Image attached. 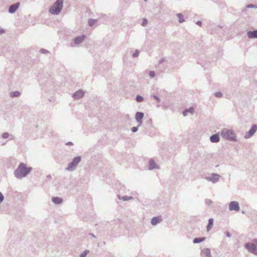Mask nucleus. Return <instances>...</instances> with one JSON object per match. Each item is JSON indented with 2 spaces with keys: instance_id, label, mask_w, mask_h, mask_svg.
<instances>
[{
  "instance_id": "1",
  "label": "nucleus",
  "mask_w": 257,
  "mask_h": 257,
  "mask_svg": "<svg viewBox=\"0 0 257 257\" xmlns=\"http://www.w3.org/2000/svg\"><path fill=\"white\" fill-rule=\"evenodd\" d=\"M31 170V168H28L24 163H21L15 171V176L17 178H22L26 176Z\"/></svg>"
},
{
  "instance_id": "2",
  "label": "nucleus",
  "mask_w": 257,
  "mask_h": 257,
  "mask_svg": "<svg viewBox=\"0 0 257 257\" xmlns=\"http://www.w3.org/2000/svg\"><path fill=\"white\" fill-rule=\"evenodd\" d=\"M221 136L226 140L233 141L236 140V135L231 130L226 128L223 129L221 132Z\"/></svg>"
},
{
  "instance_id": "3",
  "label": "nucleus",
  "mask_w": 257,
  "mask_h": 257,
  "mask_svg": "<svg viewBox=\"0 0 257 257\" xmlns=\"http://www.w3.org/2000/svg\"><path fill=\"white\" fill-rule=\"evenodd\" d=\"M63 7V0H57L51 7L49 12L52 14H58L60 12Z\"/></svg>"
},
{
  "instance_id": "4",
  "label": "nucleus",
  "mask_w": 257,
  "mask_h": 257,
  "mask_svg": "<svg viewBox=\"0 0 257 257\" xmlns=\"http://www.w3.org/2000/svg\"><path fill=\"white\" fill-rule=\"evenodd\" d=\"M80 160L81 158L80 157L75 158L73 161L69 164L68 167L67 168V170L68 171H72L74 170L77 165L80 162Z\"/></svg>"
},
{
  "instance_id": "5",
  "label": "nucleus",
  "mask_w": 257,
  "mask_h": 257,
  "mask_svg": "<svg viewBox=\"0 0 257 257\" xmlns=\"http://www.w3.org/2000/svg\"><path fill=\"white\" fill-rule=\"evenodd\" d=\"M246 248L250 252L254 254H257V248L256 246L252 243H246Z\"/></svg>"
},
{
  "instance_id": "6",
  "label": "nucleus",
  "mask_w": 257,
  "mask_h": 257,
  "mask_svg": "<svg viewBox=\"0 0 257 257\" xmlns=\"http://www.w3.org/2000/svg\"><path fill=\"white\" fill-rule=\"evenodd\" d=\"M229 207L230 210L238 211L239 210L238 203L235 201L231 202L229 204Z\"/></svg>"
},
{
  "instance_id": "7",
  "label": "nucleus",
  "mask_w": 257,
  "mask_h": 257,
  "mask_svg": "<svg viewBox=\"0 0 257 257\" xmlns=\"http://www.w3.org/2000/svg\"><path fill=\"white\" fill-rule=\"evenodd\" d=\"M257 130V126L256 125H253L251 128L248 131V133L245 136V138H248L251 137L256 131Z\"/></svg>"
},
{
  "instance_id": "8",
  "label": "nucleus",
  "mask_w": 257,
  "mask_h": 257,
  "mask_svg": "<svg viewBox=\"0 0 257 257\" xmlns=\"http://www.w3.org/2000/svg\"><path fill=\"white\" fill-rule=\"evenodd\" d=\"M144 117V113L143 112H138L136 114V119L137 121L139 122V125L142 123V119Z\"/></svg>"
},
{
  "instance_id": "9",
  "label": "nucleus",
  "mask_w": 257,
  "mask_h": 257,
  "mask_svg": "<svg viewBox=\"0 0 257 257\" xmlns=\"http://www.w3.org/2000/svg\"><path fill=\"white\" fill-rule=\"evenodd\" d=\"M83 95H84V92L81 90H79L77 91V92H76L73 94V97L74 98L79 99V98L82 97Z\"/></svg>"
},
{
  "instance_id": "10",
  "label": "nucleus",
  "mask_w": 257,
  "mask_h": 257,
  "mask_svg": "<svg viewBox=\"0 0 257 257\" xmlns=\"http://www.w3.org/2000/svg\"><path fill=\"white\" fill-rule=\"evenodd\" d=\"M210 140L212 143H217L219 141V137L218 134H215L210 137Z\"/></svg>"
},
{
  "instance_id": "11",
  "label": "nucleus",
  "mask_w": 257,
  "mask_h": 257,
  "mask_svg": "<svg viewBox=\"0 0 257 257\" xmlns=\"http://www.w3.org/2000/svg\"><path fill=\"white\" fill-rule=\"evenodd\" d=\"M20 6L19 3H17L15 5H12L9 9V12L11 13H14L19 8Z\"/></svg>"
},
{
  "instance_id": "12",
  "label": "nucleus",
  "mask_w": 257,
  "mask_h": 257,
  "mask_svg": "<svg viewBox=\"0 0 257 257\" xmlns=\"http://www.w3.org/2000/svg\"><path fill=\"white\" fill-rule=\"evenodd\" d=\"M162 220L160 216L153 217L151 220V223L153 225H156Z\"/></svg>"
},
{
  "instance_id": "13",
  "label": "nucleus",
  "mask_w": 257,
  "mask_h": 257,
  "mask_svg": "<svg viewBox=\"0 0 257 257\" xmlns=\"http://www.w3.org/2000/svg\"><path fill=\"white\" fill-rule=\"evenodd\" d=\"M248 36L250 38H257V31H249L247 33Z\"/></svg>"
},
{
  "instance_id": "14",
  "label": "nucleus",
  "mask_w": 257,
  "mask_h": 257,
  "mask_svg": "<svg viewBox=\"0 0 257 257\" xmlns=\"http://www.w3.org/2000/svg\"><path fill=\"white\" fill-rule=\"evenodd\" d=\"M213 225V219L210 218L208 220V224L207 226V231H209L212 227Z\"/></svg>"
},
{
  "instance_id": "15",
  "label": "nucleus",
  "mask_w": 257,
  "mask_h": 257,
  "mask_svg": "<svg viewBox=\"0 0 257 257\" xmlns=\"http://www.w3.org/2000/svg\"><path fill=\"white\" fill-rule=\"evenodd\" d=\"M84 38H85V36H84V35L77 37L75 39V43L76 44H78L80 43L81 42H82L83 41Z\"/></svg>"
},
{
  "instance_id": "16",
  "label": "nucleus",
  "mask_w": 257,
  "mask_h": 257,
  "mask_svg": "<svg viewBox=\"0 0 257 257\" xmlns=\"http://www.w3.org/2000/svg\"><path fill=\"white\" fill-rule=\"evenodd\" d=\"M52 201L55 204H58L62 202V199L59 197H53Z\"/></svg>"
},
{
  "instance_id": "17",
  "label": "nucleus",
  "mask_w": 257,
  "mask_h": 257,
  "mask_svg": "<svg viewBox=\"0 0 257 257\" xmlns=\"http://www.w3.org/2000/svg\"><path fill=\"white\" fill-rule=\"evenodd\" d=\"M205 237L195 238L193 240L194 243H198L204 241Z\"/></svg>"
},
{
  "instance_id": "18",
  "label": "nucleus",
  "mask_w": 257,
  "mask_h": 257,
  "mask_svg": "<svg viewBox=\"0 0 257 257\" xmlns=\"http://www.w3.org/2000/svg\"><path fill=\"white\" fill-rule=\"evenodd\" d=\"M156 163L153 160H150L149 161V169L152 170L156 168Z\"/></svg>"
},
{
  "instance_id": "19",
  "label": "nucleus",
  "mask_w": 257,
  "mask_h": 257,
  "mask_svg": "<svg viewBox=\"0 0 257 257\" xmlns=\"http://www.w3.org/2000/svg\"><path fill=\"white\" fill-rule=\"evenodd\" d=\"M194 112V108L193 107H191L189 109H186L184 112H183V115L184 116H186L187 115V113L188 112H190L191 113H193Z\"/></svg>"
},
{
  "instance_id": "20",
  "label": "nucleus",
  "mask_w": 257,
  "mask_h": 257,
  "mask_svg": "<svg viewBox=\"0 0 257 257\" xmlns=\"http://www.w3.org/2000/svg\"><path fill=\"white\" fill-rule=\"evenodd\" d=\"M177 16L179 18V21L180 23H182L184 21V20L183 19V15L181 14H177Z\"/></svg>"
},
{
  "instance_id": "21",
  "label": "nucleus",
  "mask_w": 257,
  "mask_h": 257,
  "mask_svg": "<svg viewBox=\"0 0 257 257\" xmlns=\"http://www.w3.org/2000/svg\"><path fill=\"white\" fill-rule=\"evenodd\" d=\"M96 22V21L92 19H90L88 21V24L89 26H93Z\"/></svg>"
},
{
  "instance_id": "22",
  "label": "nucleus",
  "mask_w": 257,
  "mask_h": 257,
  "mask_svg": "<svg viewBox=\"0 0 257 257\" xmlns=\"http://www.w3.org/2000/svg\"><path fill=\"white\" fill-rule=\"evenodd\" d=\"M89 251L88 250H85L80 255V257H85L86 256V255L88 254Z\"/></svg>"
},
{
  "instance_id": "23",
  "label": "nucleus",
  "mask_w": 257,
  "mask_h": 257,
  "mask_svg": "<svg viewBox=\"0 0 257 257\" xmlns=\"http://www.w3.org/2000/svg\"><path fill=\"white\" fill-rule=\"evenodd\" d=\"M19 95H20V92L18 91L14 92L11 94V96L12 97L18 96H19Z\"/></svg>"
},
{
  "instance_id": "24",
  "label": "nucleus",
  "mask_w": 257,
  "mask_h": 257,
  "mask_svg": "<svg viewBox=\"0 0 257 257\" xmlns=\"http://www.w3.org/2000/svg\"><path fill=\"white\" fill-rule=\"evenodd\" d=\"M143 98L141 96L138 95L136 97V100L138 102H141L142 101H143Z\"/></svg>"
},
{
  "instance_id": "25",
  "label": "nucleus",
  "mask_w": 257,
  "mask_h": 257,
  "mask_svg": "<svg viewBox=\"0 0 257 257\" xmlns=\"http://www.w3.org/2000/svg\"><path fill=\"white\" fill-rule=\"evenodd\" d=\"M4 197L2 193L0 192V202H2L4 200Z\"/></svg>"
},
{
  "instance_id": "26",
  "label": "nucleus",
  "mask_w": 257,
  "mask_h": 257,
  "mask_svg": "<svg viewBox=\"0 0 257 257\" xmlns=\"http://www.w3.org/2000/svg\"><path fill=\"white\" fill-rule=\"evenodd\" d=\"M9 135V134H8V133H4V134H3V137L4 138H8Z\"/></svg>"
},
{
  "instance_id": "27",
  "label": "nucleus",
  "mask_w": 257,
  "mask_h": 257,
  "mask_svg": "<svg viewBox=\"0 0 257 257\" xmlns=\"http://www.w3.org/2000/svg\"><path fill=\"white\" fill-rule=\"evenodd\" d=\"M149 75L151 77H153L155 76V73L154 71H151L149 73Z\"/></svg>"
},
{
  "instance_id": "28",
  "label": "nucleus",
  "mask_w": 257,
  "mask_h": 257,
  "mask_svg": "<svg viewBox=\"0 0 257 257\" xmlns=\"http://www.w3.org/2000/svg\"><path fill=\"white\" fill-rule=\"evenodd\" d=\"M221 95H222V94L220 92H217L215 93V96L217 97H220L221 96Z\"/></svg>"
},
{
  "instance_id": "29",
  "label": "nucleus",
  "mask_w": 257,
  "mask_h": 257,
  "mask_svg": "<svg viewBox=\"0 0 257 257\" xmlns=\"http://www.w3.org/2000/svg\"><path fill=\"white\" fill-rule=\"evenodd\" d=\"M147 20H146V19H144L143 20L142 25L143 26H145L147 24Z\"/></svg>"
},
{
  "instance_id": "30",
  "label": "nucleus",
  "mask_w": 257,
  "mask_h": 257,
  "mask_svg": "<svg viewBox=\"0 0 257 257\" xmlns=\"http://www.w3.org/2000/svg\"><path fill=\"white\" fill-rule=\"evenodd\" d=\"M138 130V128L136 127H133L132 129V131L133 132H136Z\"/></svg>"
},
{
  "instance_id": "31",
  "label": "nucleus",
  "mask_w": 257,
  "mask_h": 257,
  "mask_svg": "<svg viewBox=\"0 0 257 257\" xmlns=\"http://www.w3.org/2000/svg\"><path fill=\"white\" fill-rule=\"evenodd\" d=\"M139 55V52L138 51H136L135 53H134L133 56L134 57L138 56Z\"/></svg>"
},
{
  "instance_id": "32",
  "label": "nucleus",
  "mask_w": 257,
  "mask_h": 257,
  "mask_svg": "<svg viewBox=\"0 0 257 257\" xmlns=\"http://www.w3.org/2000/svg\"><path fill=\"white\" fill-rule=\"evenodd\" d=\"M197 24L198 25H199V26H201V24H202V23H201L200 21H198V22H197Z\"/></svg>"
},
{
  "instance_id": "33",
  "label": "nucleus",
  "mask_w": 257,
  "mask_h": 257,
  "mask_svg": "<svg viewBox=\"0 0 257 257\" xmlns=\"http://www.w3.org/2000/svg\"><path fill=\"white\" fill-rule=\"evenodd\" d=\"M253 6L252 5H248L247 6V8H253Z\"/></svg>"
},
{
  "instance_id": "34",
  "label": "nucleus",
  "mask_w": 257,
  "mask_h": 257,
  "mask_svg": "<svg viewBox=\"0 0 257 257\" xmlns=\"http://www.w3.org/2000/svg\"><path fill=\"white\" fill-rule=\"evenodd\" d=\"M154 97L157 101H159V98L157 96H154Z\"/></svg>"
},
{
  "instance_id": "35",
  "label": "nucleus",
  "mask_w": 257,
  "mask_h": 257,
  "mask_svg": "<svg viewBox=\"0 0 257 257\" xmlns=\"http://www.w3.org/2000/svg\"><path fill=\"white\" fill-rule=\"evenodd\" d=\"M227 235L228 236H229V237L230 236V235H229V233H227Z\"/></svg>"
}]
</instances>
